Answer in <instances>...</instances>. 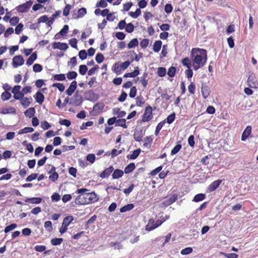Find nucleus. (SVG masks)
<instances>
[{
    "label": "nucleus",
    "mask_w": 258,
    "mask_h": 258,
    "mask_svg": "<svg viewBox=\"0 0 258 258\" xmlns=\"http://www.w3.org/2000/svg\"><path fill=\"white\" fill-rule=\"evenodd\" d=\"M190 56L192 60V67L195 70H198L205 64L207 59L205 49L194 48L190 52Z\"/></svg>",
    "instance_id": "1"
},
{
    "label": "nucleus",
    "mask_w": 258,
    "mask_h": 258,
    "mask_svg": "<svg viewBox=\"0 0 258 258\" xmlns=\"http://www.w3.org/2000/svg\"><path fill=\"white\" fill-rule=\"evenodd\" d=\"M88 189L85 188L77 189L76 192L80 195L75 200L76 204L87 205L97 201L96 194L94 192H88Z\"/></svg>",
    "instance_id": "2"
},
{
    "label": "nucleus",
    "mask_w": 258,
    "mask_h": 258,
    "mask_svg": "<svg viewBox=\"0 0 258 258\" xmlns=\"http://www.w3.org/2000/svg\"><path fill=\"white\" fill-rule=\"evenodd\" d=\"M73 220V217L72 216H69L65 217L63 219L62 225L59 229V232L63 234L66 232L68 229V226Z\"/></svg>",
    "instance_id": "3"
},
{
    "label": "nucleus",
    "mask_w": 258,
    "mask_h": 258,
    "mask_svg": "<svg viewBox=\"0 0 258 258\" xmlns=\"http://www.w3.org/2000/svg\"><path fill=\"white\" fill-rule=\"evenodd\" d=\"M247 84L248 86L250 88H258V82L257 81L255 75L253 73H251L249 75L247 79Z\"/></svg>",
    "instance_id": "4"
},
{
    "label": "nucleus",
    "mask_w": 258,
    "mask_h": 258,
    "mask_svg": "<svg viewBox=\"0 0 258 258\" xmlns=\"http://www.w3.org/2000/svg\"><path fill=\"white\" fill-rule=\"evenodd\" d=\"M152 118V108L149 106L146 107L143 116V121H148Z\"/></svg>",
    "instance_id": "5"
},
{
    "label": "nucleus",
    "mask_w": 258,
    "mask_h": 258,
    "mask_svg": "<svg viewBox=\"0 0 258 258\" xmlns=\"http://www.w3.org/2000/svg\"><path fill=\"white\" fill-rule=\"evenodd\" d=\"M24 63V59L21 55H16L13 58V64L14 67L22 66Z\"/></svg>",
    "instance_id": "6"
},
{
    "label": "nucleus",
    "mask_w": 258,
    "mask_h": 258,
    "mask_svg": "<svg viewBox=\"0 0 258 258\" xmlns=\"http://www.w3.org/2000/svg\"><path fill=\"white\" fill-rule=\"evenodd\" d=\"M52 47L53 49H58L65 51L68 48V46L66 43L54 42L52 44Z\"/></svg>",
    "instance_id": "7"
},
{
    "label": "nucleus",
    "mask_w": 258,
    "mask_h": 258,
    "mask_svg": "<svg viewBox=\"0 0 258 258\" xmlns=\"http://www.w3.org/2000/svg\"><path fill=\"white\" fill-rule=\"evenodd\" d=\"M72 103L75 106L80 105L82 102V97L81 95L79 94L78 92L76 93L73 98L71 99Z\"/></svg>",
    "instance_id": "8"
},
{
    "label": "nucleus",
    "mask_w": 258,
    "mask_h": 258,
    "mask_svg": "<svg viewBox=\"0 0 258 258\" xmlns=\"http://www.w3.org/2000/svg\"><path fill=\"white\" fill-rule=\"evenodd\" d=\"M221 182L222 180L221 179H218L213 181L208 187L209 191L211 192L215 190L219 187Z\"/></svg>",
    "instance_id": "9"
},
{
    "label": "nucleus",
    "mask_w": 258,
    "mask_h": 258,
    "mask_svg": "<svg viewBox=\"0 0 258 258\" xmlns=\"http://www.w3.org/2000/svg\"><path fill=\"white\" fill-rule=\"evenodd\" d=\"M77 82L73 81L68 89L66 90V93L68 96H71L77 88Z\"/></svg>",
    "instance_id": "10"
},
{
    "label": "nucleus",
    "mask_w": 258,
    "mask_h": 258,
    "mask_svg": "<svg viewBox=\"0 0 258 258\" xmlns=\"http://www.w3.org/2000/svg\"><path fill=\"white\" fill-rule=\"evenodd\" d=\"M202 96L204 98L206 99L210 95L211 90L210 87L207 85H203L201 88Z\"/></svg>",
    "instance_id": "11"
},
{
    "label": "nucleus",
    "mask_w": 258,
    "mask_h": 258,
    "mask_svg": "<svg viewBox=\"0 0 258 258\" xmlns=\"http://www.w3.org/2000/svg\"><path fill=\"white\" fill-rule=\"evenodd\" d=\"M114 168L112 166H109L108 168L105 169L100 175V177L104 178L107 177L113 171Z\"/></svg>",
    "instance_id": "12"
},
{
    "label": "nucleus",
    "mask_w": 258,
    "mask_h": 258,
    "mask_svg": "<svg viewBox=\"0 0 258 258\" xmlns=\"http://www.w3.org/2000/svg\"><path fill=\"white\" fill-rule=\"evenodd\" d=\"M157 228L155 221L151 219L149 220L148 224L146 226V230L149 231H152Z\"/></svg>",
    "instance_id": "13"
},
{
    "label": "nucleus",
    "mask_w": 258,
    "mask_h": 258,
    "mask_svg": "<svg viewBox=\"0 0 258 258\" xmlns=\"http://www.w3.org/2000/svg\"><path fill=\"white\" fill-rule=\"evenodd\" d=\"M121 71L122 69L120 64L118 62H115L112 67V71L117 75H119L122 73Z\"/></svg>",
    "instance_id": "14"
},
{
    "label": "nucleus",
    "mask_w": 258,
    "mask_h": 258,
    "mask_svg": "<svg viewBox=\"0 0 258 258\" xmlns=\"http://www.w3.org/2000/svg\"><path fill=\"white\" fill-rule=\"evenodd\" d=\"M251 132V127L250 126H248L244 130L241 136L242 141H245L246 138L250 135Z\"/></svg>",
    "instance_id": "15"
},
{
    "label": "nucleus",
    "mask_w": 258,
    "mask_h": 258,
    "mask_svg": "<svg viewBox=\"0 0 258 258\" xmlns=\"http://www.w3.org/2000/svg\"><path fill=\"white\" fill-rule=\"evenodd\" d=\"M177 195L173 194L164 202L165 204L167 206H169L175 202L177 200Z\"/></svg>",
    "instance_id": "16"
},
{
    "label": "nucleus",
    "mask_w": 258,
    "mask_h": 258,
    "mask_svg": "<svg viewBox=\"0 0 258 258\" xmlns=\"http://www.w3.org/2000/svg\"><path fill=\"white\" fill-rule=\"evenodd\" d=\"M112 113L114 115H117V117H123L126 113L124 111H121L118 108H114L112 109Z\"/></svg>",
    "instance_id": "17"
},
{
    "label": "nucleus",
    "mask_w": 258,
    "mask_h": 258,
    "mask_svg": "<svg viewBox=\"0 0 258 258\" xmlns=\"http://www.w3.org/2000/svg\"><path fill=\"white\" fill-rule=\"evenodd\" d=\"M35 98L37 102L39 104H42L44 100V96L42 93L38 91L36 93Z\"/></svg>",
    "instance_id": "18"
},
{
    "label": "nucleus",
    "mask_w": 258,
    "mask_h": 258,
    "mask_svg": "<svg viewBox=\"0 0 258 258\" xmlns=\"http://www.w3.org/2000/svg\"><path fill=\"white\" fill-rule=\"evenodd\" d=\"M139 74V71L138 70V67H137L135 70L133 72L126 73L124 75V78H134L137 76Z\"/></svg>",
    "instance_id": "19"
},
{
    "label": "nucleus",
    "mask_w": 258,
    "mask_h": 258,
    "mask_svg": "<svg viewBox=\"0 0 258 258\" xmlns=\"http://www.w3.org/2000/svg\"><path fill=\"white\" fill-rule=\"evenodd\" d=\"M162 44V42L161 40L156 41L153 45V51L155 52H158L161 48Z\"/></svg>",
    "instance_id": "20"
},
{
    "label": "nucleus",
    "mask_w": 258,
    "mask_h": 258,
    "mask_svg": "<svg viewBox=\"0 0 258 258\" xmlns=\"http://www.w3.org/2000/svg\"><path fill=\"white\" fill-rule=\"evenodd\" d=\"M123 172L120 169H116L112 173V176L113 179H118L122 176Z\"/></svg>",
    "instance_id": "21"
},
{
    "label": "nucleus",
    "mask_w": 258,
    "mask_h": 258,
    "mask_svg": "<svg viewBox=\"0 0 258 258\" xmlns=\"http://www.w3.org/2000/svg\"><path fill=\"white\" fill-rule=\"evenodd\" d=\"M65 80H66V76L64 74H63L54 75V76H53L52 78L51 79V80H52V81H64Z\"/></svg>",
    "instance_id": "22"
},
{
    "label": "nucleus",
    "mask_w": 258,
    "mask_h": 258,
    "mask_svg": "<svg viewBox=\"0 0 258 258\" xmlns=\"http://www.w3.org/2000/svg\"><path fill=\"white\" fill-rule=\"evenodd\" d=\"M31 100H32V98L31 97L30 98L23 97V98L21 100V103L24 107H27L31 103Z\"/></svg>",
    "instance_id": "23"
},
{
    "label": "nucleus",
    "mask_w": 258,
    "mask_h": 258,
    "mask_svg": "<svg viewBox=\"0 0 258 258\" xmlns=\"http://www.w3.org/2000/svg\"><path fill=\"white\" fill-rule=\"evenodd\" d=\"M134 205L133 204H129L125 206H124L120 209V212L121 213H124L127 211H129L132 210L134 208Z\"/></svg>",
    "instance_id": "24"
},
{
    "label": "nucleus",
    "mask_w": 258,
    "mask_h": 258,
    "mask_svg": "<svg viewBox=\"0 0 258 258\" xmlns=\"http://www.w3.org/2000/svg\"><path fill=\"white\" fill-rule=\"evenodd\" d=\"M35 113V110L34 107H31L26 110L25 112V115L29 118L32 117Z\"/></svg>",
    "instance_id": "25"
},
{
    "label": "nucleus",
    "mask_w": 258,
    "mask_h": 258,
    "mask_svg": "<svg viewBox=\"0 0 258 258\" xmlns=\"http://www.w3.org/2000/svg\"><path fill=\"white\" fill-rule=\"evenodd\" d=\"M36 58L37 54L35 52L33 53L28 58L26 61V64L29 66L31 65Z\"/></svg>",
    "instance_id": "26"
},
{
    "label": "nucleus",
    "mask_w": 258,
    "mask_h": 258,
    "mask_svg": "<svg viewBox=\"0 0 258 258\" xmlns=\"http://www.w3.org/2000/svg\"><path fill=\"white\" fill-rule=\"evenodd\" d=\"M206 198V195L204 194H199L198 195H196L193 200L192 201L195 202H199L200 201H202L204 200Z\"/></svg>",
    "instance_id": "27"
},
{
    "label": "nucleus",
    "mask_w": 258,
    "mask_h": 258,
    "mask_svg": "<svg viewBox=\"0 0 258 258\" xmlns=\"http://www.w3.org/2000/svg\"><path fill=\"white\" fill-rule=\"evenodd\" d=\"M152 141V138H151V137H146L144 141V146L146 147L147 148H150Z\"/></svg>",
    "instance_id": "28"
},
{
    "label": "nucleus",
    "mask_w": 258,
    "mask_h": 258,
    "mask_svg": "<svg viewBox=\"0 0 258 258\" xmlns=\"http://www.w3.org/2000/svg\"><path fill=\"white\" fill-rule=\"evenodd\" d=\"M1 113L4 114L8 113H15L16 109L14 107H10L9 108H2Z\"/></svg>",
    "instance_id": "29"
},
{
    "label": "nucleus",
    "mask_w": 258,
    "mask_h": 258,
    "mask_svg": "<svg viewBox=\"0 0 258 258\" xmlns=\"http://www.w3.org/2000/svg\"><path fill=\"white\" fill-rule=\"evenodd\" d=\"M115 126H122L124 128H127V125H126V120L125 119H119L116 120Z\"/></svg>",
    "instance_id": "30"
},
{
    "label": "nucleus",
    "mask_w": 258,
    "mask_h": 258,
    "mask_svg": "<svg viewBox=\"0 0 258 258\" xmlns=\"http://www.w3.org/2000/svg\"><path fill=\"white\" fill-rule=\"evenodd\" d=\"M78 16H77L76 17H74V18L78 19L79 18L84 17L87 13L86 9L84 8H82L78 10Z\"/></svg>",
    "instance_id": "31"
},
{
    "label": "nucleus",
    "mask_w": 258,
    "mask_h": 258,
    "mask_svg": "<svg viewBox=\"0 0 258 258\" xmlns=\"http://www.w3.org/2000/svg\"><path fill=\"white\" fill-rule=\"evenodd\" d=\"M135 168V165L133 163H130L128 165L126 166L124 169V172L125 173H129L133 171L134 169Z\"/></svg>",
    "instance_id": "32"
},
{
    "label": "nucleus",
    "mask_w": 258,
    "mask_h": 258,
    "mask_svg": "<svg viewBox=\"0 0 258 258\" xmlns=\"http://www.w3.org/2000/svg\"><path fill=\"white\" fill-rule=\"evenodd\" d=\"M110 247H114L115 249H120L122 248V245L120 242H110L109 243Z\"/></svg>",
    "instance_id": "33"
},
{
    "label": "nucleus",
    "mask_w": 258,
    "mask_h": 258,
    "mask_svg": "<svg viewBox=\"0 0 258 258\" xmlns=\"http://www.w3.org/2000/svg\"><path fill=\"white\" fill-rule=\"evenodd\" d=\"M139 44L138 40L137 38L132 39L128 44L127 47L128 48H132L135 46H138Z\"/></svg>",
    "instance_id": "34"
},
{
    "label": "nucleus",
    "mask_w": 258,
    "mask_h": 258,
    "mask_svg": "<svg viewBox=\"0 0 258 258\" xmlns=\"http://www.w3.org/2000/svg\"><path fill=\"white\" fill-rule=\"evenodd\" d=\"M34 131V129L32 127H26L24 128L21 130L19 132V134H26L28 133H32Z\"/></svg>",
    "instance_id": "35"
},
{
    "label": "nucleus",
    "mask_w": 258,
    "mask_h": 258,
    "mask_svg": "<svg viewBox=\"0 0 258 258\" xmlns=\"http://www.w3.org/2000/svg\"><path fill=\"white\" fill-rule=\"evenodd\" d=\"M141 14V11L140 9H137L135 12H130L129 15L132 18L136 19Z\"/></svg>",
    "instance_id": "36"
},
{
    "label": "nucleus",
    "mask_w": 258,
    "mask_h": 258,
    "mask_svg": "<svg viewBox=\"0 0 258 258\" xmlns=\"http://www.w3.org/2000/svg\"><path fill=\"white\" fill-rule=\"evenodd\" d=\"M182 146L180 144H178L176 145L171 150V155H174L176 154H177L181 149Z\"/></svg>",
    "instance_id": "37"
},
{
    "label": "nucleus",
    "mask_w": 258,
    "mask_h": 258,
    "mask_svg": "<svg viewBox=\"0 0 258 258\" xmlns=\"http://www.w3.org/2000/svg\"><path fill=\"white\" fill-rule=\"evenodd\" d=\"M63 239L61 238H54L51 240V243L53 245H58L61 243Z\"/></svg>",
    "instance_id": "38"
},
{
    "label": "nucleus",
    "mask_w": 258,
    "mask_h": 258,
    "mask_svg": "<svg viewBox=\"0 0 258 258\" xmlns=\"http://www.w3.org/2000/svg\"><path fill=\"white\" fill-rule=\"evenodd\" d=\"M11 94L9 91H5L2 94V99L3 101L8 100L11 97Z\"/></svg>",
    "instance_id": "39"
},
{
    "label": "nucleus",
    "mask_w": 258,
    "mask_h": 258,
    "mask_svg": "<svg viewBox=\"0 0 258 258\" xmlns=\"http://www.w3.org/2000/svg\"><path fill=\"white\" fill-rule=\"evenodd\" d=\"M165 123V121H162L159 122L156 126V131L155 132V134L156 136H157L160 132V130L162 129V127Z\"/></svg>",
    "instance_id": "40"
},
{
    "label": "nucleus",
    "mask_w": 258,
    "mask_h": 258,
    "mask_svg": "<svg viewBox=\"0 0 258 258\" xmlns=\"http://www.w3.org/2000/svg\"><path fill=\"white\" fill-rule=\"evenodd\" d=\"M17 227V225L15 223H13V224H12L8 226H7L5 230H4V231L6 233L10 232V231H12L13 230H14V229L16 228Z\"/></svg>",
    "instance_id": "41"
},
{
    "label": "nucleus",
    "mask_w": 258,
    "mask_h": 258,
    "mask_svg": "<svg viewBox=\"0 0 258 258\" xmlns=\"http://www.w3.org/2000/svg\"><path fill=\"white\" fill-rule=\"evenodd\" d=\"M87 70H88V68L86 65L82 64V65L80 66L79 72L81 75H85Z\"/></svg>",
    "instance_id": "42"
},
{
    "label": "nucleus",
    "mask_w": 258,
    "mask_h": 258,
    "mask_svg": "<svg viewBox=\"0 0 258 258\" xmlns=\"http://www.w3.org/2000/svg\"><path fill=\"white\" fill-rule=\"evenodd\" d=\"M166 73V70L165 68L163 67H160L158 69L157 74L159 77H164Z\"/></svg>",
    "instance_id": "43"
},
{
    "label": "nucleus",
    "mask_w": 258,
    "mask_h": 258,
    "mask_svg": "<svg viewBox=\"0 0 258 258\" xmlns=\"http://www.w3.org/2000/svg\"><path fill=\"white\" fill-rule=\"evenodd\" d=\"M44 227L48 232H51L52 230V223L50 221L45 222L44 224Z\"/></svg>",
    "instance_id": "44"
},
{
    "label": "nucleus",
    "mask_w": 258,
    "mask_h": 258,
    "mask_svg": "<svg viewBox=\"0 0 258 258\" xmlns=\"http://www.w3.org/2000/svg\"><path fill=\"white\" fill-rule=\"evenodd\" d=\"M140 152L141 150L139 149L134 150L132 154L130 155V158L133 160L136 159L139 155Z\"/></svg>",
    "instance_id": "45"
},
{
    "label": "nucleus",
    "mask_w": 258,
    "mask_h": 258,
    "mask_svg": "<svg viewBox=\"0 0 258 258\" xmlns=\"http://www.w3.org/2000/svg\"><path fill=\"white\" fill-rule=\"evenodd\" d=\"M134 138L137 142L141 141L142 139V132H136L134 135Z\"/></svg>",
    "instance_id": "46"
},
{
    "label": "nucleus",
    "mask_w": 258,
    "mask_h": 258,
    "mask_svg": "<svg viewBox=\"0 0 258 258\" xmlns=\"http://www.w3.org/2000/svg\"><path fill=\"white\" fill-rule=\"evenodd\" d=\"M182 63L183 66H186L188 69L190 68L191 62L189 58L186 57L183 59Z\"/></svg>",
    "instance_id": "47"
},
{
    "label": "nucleus",
    "mask_w": 258,
    "mask_h": 258,
    "mask_svg": "<svg viewBox=\"0 0 258 258\" xmlns=\"http://www.w3.org/2000/svg\"><path fill=\"white\" fill-rule=\"evenodd\" d=\"M107 6V3L105 0H101L100 2L97 3L96 7H101L102 8H106Z\"/></svg>",
    "instance_id": "48"
},
{
    "label": "nucleus",
    "mask_w": 258,
    "mask_h": 258,
    "mask_svg": "<svg viewBox=\"0 0 258 258\" xmlns=\"http://www.w3.org/2000/svg\"><path fill=\"white\" fill-rule=\"evenodd\" d=\"M136 105L138 106H142L145 103L144 98L142 96H138L136 98Z\"/></svg>",
    "instance_id": "49"
},
{
    "label": "nucleus",
    "mask_w": 258,
    "mask_h": 258,
    "mask_svg": "<svg viewBox=\"0 0 258 258\" xmlns=\"http://www.w3.org/2000/svg\"><path fill=\"white\" fill-rule=\"evenodd\" d=\"M104 59V57L102 53H97L96 55L95 60L98 63H101Z\"/></svg>",
    "instance_id": "50"
},
{
    "label": "nucleus",
    "mask_w": 258,
    "mask_h": 258,
    "mask_svg": "<svg viewBox=\"0 0 258 258\" xmlns=\"http://www.w3.org/2000/svg\"><path fill=\"white\" fill-rule=\"evenodd\" d=\"M192 251V248L190 247H186L184 249H183L181 251V254L182 255H187L190 253H191Z\"/></svg>",
    "instance_id": "51"
},
{
    "label": "nucleus",
    "mask_w": 258,
    "mask_h": 258,
    "mask_svg": "<svg viewBox=\"0 0 258 258\" xmlns=\"http://www.w3.org/2000/svg\"><path fill=\"white\" fill-rule=\"evenodd\" d=\"M71 6L70 4L66 5L63 11V15L64 16H68L69 14Z\"/></svg>",
    "instance_id": "52"
},
{
    "label": "nucleus",
    "mask_w": 258,
    "mask_h": 258,
    "mask_svg": "<svg viewBox=\"0 0 258 258\" xmlns=\"http://www.w3.org/2000/svg\"><path fill=\"white\" fill-rule=\"evenodd\" d=\"M61 13V11H56L55 14H53L52 15V17L50 18V19L48 20V23L49 24V23H52L54 21V20H55V19L56 18V17L60 15V14Z\"/></svg>",
    "instance_id": "53"
},
{
    "label": "nucleus",
    "mask_w": 258,
    "mask_h": 258,
    "mask_svg": "<svg viewBox=\"0 0 258 258\" xmlns=\"http://www.w3.org/2000/svg\"><path fill=\"white\" fill-rule=\"evenodd\" d=\"M79 56L80 59L84 60L87 58V53L85 50H81L79 52Z\"/></svg>",
    "instance_id": "54"
},
{
    "label": "nucleus",
    "mask_w": 258,
    "mask_h": 258,
    "mask_svg": "<svg viewBox=\"0 0 258 258\" xmlns=\"http://www.w3.org/2000/svg\"><path fill=\"white\" fill-rule=\"evenodd\" d=\"M28 9L29 8H27V6L25 3L22 5L19 6L18 8V11L21 13L25 12L27 11Z\"/></svg>",
    "instance_id": "55"
},
{
    "label": "nucleus",
    "mask_w": 258,
    "mask_h": 258,
    "mask_svg": "<svg viewBox=\"0 0 258 258\" xmlns=\"http://www.w3.org/2000/svg\"><path fill=\"white\" fill-rule=\"evenodd\" d=\"M77 76V73L75 71L70 72L67 74V78L69 80L75 79Z\"/></svg>",
    "instance_id": "56"
},
{
    "label": "nucleus",
    "mask_w": 258,
    "mask_h": 258,
    "mask_svg": "<svg viewBox=\"0 0 258 258\" xmlns=\"http://www.w3.org/2000/svg\"><path fill=\"white\" fill-rule=\"evenodd\" d=\"M14 97L16 100H20L23 98L24 96V93L22 92H19L15 93H13Z\"/></svg>",
    "instance_id": "57"
},
{
    "label": "nucleus",
    "mask_w": 258,
    "mask_h": 258,
    "mask_svg": "<svg viewBox=\"0 0 258 258\" xmlns=\"http://www.w3.org/2000/svg\"><path fill=\"white\" fill-rule=\"evenodd\" d=\"M175 114L174 113H172V114L168 115L167 117V122L169 124H171L173 122L175 119Z\"/></svg>",
    "instance_id": "58"
},
{
    "label": "nucleus",
    "mask_w": 258,
    "mask_h": 258,
    "mask_svg": "<svg viewBox=\"0 0 258 258\" xmlns=\"http://www.w3.org/2000/svg\"><path fill=\"white\" fill-rule=\"evenodd\" d=\"M125 28V31L128 33H131L134 30V26L131 23L126 24Z\"/></svg>",
    "instance_id": "59"
},
{
    "label": "nucleus",
    "mask_w": 258,
    "mask_h": 258,
    "mask_svg": "<svg viewBox=\"0 0 258 258\" xmlns=\"http://www.w3.org/2000/svg\"><path fill=\"white\" fill-rule=\"evenodd\" d=\"M175 68L173 67H171L168 69L167 75L170 77H173L175 76Z\"/></svg>",
    "instance_id": "60"
},
{
    "label": "nucleus",
    "mask_w": 258,
    "mask_h": 258,
    "mask_svg": "<svg viewBox=\"0 0 258 258\" xmlns=\"http://www.w3.org/2000/svg\"><path fill=\"white\" fill-rule=\"evenodd\" d=\"M86 159L91 163H93L95 160V156L94 154H89L86 157Z\"/></svg>",
    "instance_id": "61"
},
{
    "label": "nucleus",
    "mask_w": 258,
    "mask_h": 258,
    "mask_svg": "<svg viewBox=\"0 0 258 258\" xmlns=\"http://www.w3.org/2000/svg\"><path fill=\"white\" fill-rule=\"evenodd\" d=\"M69 30V26L67 25H64L62 29L59 31V33L61 36H64L68 33Z\"/></svg>",
    "instance_id": "62"
},
{
    "label": "nucleus",
    "mask_w": 258,
    "mask_h": 258,
    "mask_svg": "<svg viewBox=\"0 0 258 258\" xmlns=\"http://www.w3.org/2000/svg\"><path fill=\"white\" fill-rule=\"evenodd\" d=\"M221 254L224 255L227 258H237L238 255L234 253H225L224 252H221Z\"/></svg>",
    "instance_id": "63"
},
{
    "label": "nucleus",
    "mask_w": 258,
    "mask_h": 258,
    "mask_svg": "<svg viewBox=\"0 0 258 258\" xmlns=\"http://www.w3.org/2000/svg\"><path fill=\"white\" fill-rule=\"evenodd\" d=\"M33 69L35 72H40L42 70V66L39 64H35L33 67Z\"/></svg>",
    "instance_id": "64"
}]
</instances>
